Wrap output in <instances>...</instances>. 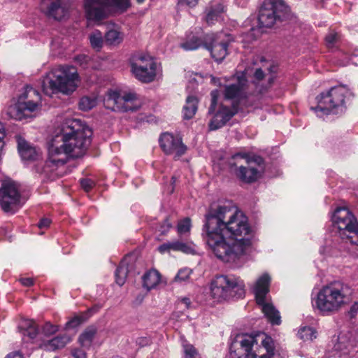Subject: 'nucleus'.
I'll return each mask as SVG.
<instances>
[{
  "label": "nucleus",
  "mask_w": 358,
  "mask_h": 358,
  "mask_svg": "<svg viewBox=\"0 0 358 358\" xmlns=\"http://www.w3.org/2000/svg\"><path fill=\"white\" fill-rule=\"evenodd\" d=\"M338 87H346L347 86L344 85H341L340 86L332 85V86L329 87L327 90H336Z\"/></svg>",
  "instance_id": "052dcab7"
},
{
  "label": "nucleus",
  "mask_w": 358,
  "mask_h": 358,
  "mask_svg": "<svg viewBox=\"0 0 358 358\" xmlns=\"http://www.w3.org/2000/svg\"><path fill=\"white\" fill-rule=\"evenodd\" d=\"M208 113H214L210 130L224 127L236 114L252 105L245 91H212Z\"/></svg>",
  "instance_id": "7ed1b4c3"
},
{
  "label": "nucleus",
  "mask_w": 358,
  "mask_h": 358,
  "mask_svg": "<svg viewBox=\"0 0 358 358\" xmlns=\"http://www.w3.org/2000/svg\"><path fill=\"white\" fill-rule=\"evenodd\" d=\"M316 99L317 105L311 108L320 117L330 113L338 114L344 110V95L342 91H323Z\"/></svg>",
  "instance_id": "9b49d317"
},
{
  "label": "nucleus",
  "mask_w": 358,
  "mask_h": 358,
  "mask_svg": "<svg viewBox=\"0 0 358 358\" xmlns=\"http://www.w3.org/2000/svg\"><path fill=\"white\" fill-rule=\"evenodd\" d=\"M50 223H51V220L49 218L44 217V218H42L38 223V227L40 229H47L48 227H50Z\"/></svg>",
  "instance_id": "3c124183"
},
{
  "label": "nucleus",
  "mask_w": 358,
  "mask_h": 358,
  "mask_svg": "<svg viewBox=\"0 0 358 358\" xmlns=\"http://www.w3.org/2000/svg\"><path fill=\"white\" fill-rule=\"evenodd\" d=\"M108 101L113 103V110L120 112L136 111L142 104L137 94L130 91H109Z\"/></svg>",
  "instance_id": "2eb2a0df"
},
{
  "label": "nucleus",
  "mask_w": 358,
  "mask_h": 358,
  "mask_svg": "<svg viewBox=\"0 0 358 358\" xmlns=\"http://www.w3.org/2000/svg\"><path fill=\"white\" fill-rule=\"evenodd\" d=\"M191 220L185 217L178 223L177 231L179 234H183L190 231Z\"/></svg>",
  "instance_id": "a19ab883"
},
{
  "label": "nucleus",
  "mask_w": 358,
  "mask_h": 358,
  "mask_svg": "<svg viewBox=\"0 0 358 358\" xmlns=\"http://www.w3.org/2000/svg\"><path fill=\"white\" fill-rule=\"evenodd\" d=\"M80 185L86 191H90L95 185V182L90 178H83L80 180Z\"/></svg>",
  "instance_id": "37998d69"
},
{
  "label": "nucleus",
  "mask_w": 358,
  "mask_h": 358,
  "mask_svg": "<svg viewBox=\"0 0 358 358\" xmlns=\"http://www.w3.org/2000/svg\"><path fill=\"white\" fill-rule=\"evenodd\" d=\"M101 308V306L99 305H95L94 306L92 307L91 308H89L87 312L84 313L83 315L85 316L90 317L92 314L98 312L99 309Z\"/></svg>",
  "instance_id": "603ef678"
},
{
  "label": "nucleus",
  "mask_w": 358,
  "mask_h": 358,
  "mask_svg": "<svg viewBox=\"0 0 358 358\" xmlns=\"http://www.w3.org/2000/svg\"><path fill=\"white\" fill-rule=\"evenodd\" d=\"M199 0H180V3H185L189 6L193 7L198 3Z\"/></svg>",
  "instance_id": "864d4df0"
},
{
  "label": "nucleus",
  "mask_w": 358,
  "mask_h": 358,
  "mask_svg": "<svg viewBox=\"0 0 358 358\" xmlns=\"http://www.w3.org/2000/svg\"><path fill=\"white\" fill-rule=\"evenodd\" d=\"M338 38V35L336 32L333 31H330L325 38V41L328 47H333Z\"/></svg>",
  "instance_id": "a18cd8bd"
},
{
  "label": "nucleus",
  "mask_w": 358,
  "mask_h": 358,
  "mask_svg": "<svg viewBox=\"0 0 358 358\" xmlns=\"http://www.w3.org/2000/svg\"><path fill=\"white\" fill-rule=\"evenodd\" d=\"M236 80V83L227 85V80L226 78H219L213 76L212 75H206L205 79L209 80L210 84L215 87H224V90H242L246 87L248 80L246 78V73L245 71L238 72L234 77Z\"/></svg>",
  "instance_id": "aec40b11"
},
{
  "label": "nucleus",
  "mask_w": 358,
  "mask_h": 358,
  "mask_svg": "<svg viewBox=\"0 0 358 358\" xmlns=\"http://www.w3.org/2000/svg\"><path fill=\"white\" fill-rule=\"evenodd\" d=\"M158 250L161 253L169 252L172 250L180 251L186 254H192L194 251L190 244L180 241L164 243L159 246Z\"/></svg>",
  "instance_id": "5701e85b"
},
{
  "label": "nucleus",
  "mask_w": 358,
  "mask_h": 358,
  "mask_svg": "<svg viewBox=\"0 0 358 358\" xmlns=\"http://www.w3.org/2000/svg\"><path fill=\"white\" fill-rule=\"evenodd\" d=\"M334 230L343 240L358 245V222L354 215L345 208H337L333 216Z\"/></svg>",
  "instance_id": "6e6552de"
},
{
  "label": "nucleus",
  "mask_w": 358,
  "mask_h": 358,
  "mask_svg": "<svg viewBox=\"0 0 358 358\" xmlns=\"http://www.w3.org/2000/svg\"><path fill=\"white\" fill-rule=\"evenodd\" d=\"M137 1H138V3H142V2H143V1H144V0H137Z\"/></svg>",
  "instance_id": "e2e57ef3"
},
{
  "label": "nucleus",
  "mask_w": 358,
  "mask_h": 358,
  "mask_svg": "<svg viewBox=\"0 0 358 358\" xmlns=\"http://www.w3.org/2000/svg\"><path fill=\"white\" fill-rule=\"evenodd\" d=\"M23 97H24V99H25V98H26V94H25V93H24Z\"/></svg>",
  "instance_id": "69168bd1"
},
{
  "label": "nucleus",
  "mask_w": 358,
  "mask_h": 358,
  "mask_svg": "<svg viewBox=\"0 0 358 358\" xmlns=\"http://www.w3.org/2000/svg\"><path fill=\"white\" fill-rule=\"evenodd\" d=\"M40 150L24 141V161H35L40 157Z\"/></svg>",
  "instance_id": "f704fd0d"
},
{
  "label": "nucleus",
  "mask_w": 358,
  "mask_h": 358,
  "mask_svg": "<svg viewBox=\"0 0 358 358\" xmlns=\"http://www.w3.org/2000/svg\"><path fill=\"white\" fill-rule=\"evenodd\" d=\"M17 150L20 156L22 158V141L20 137L17 138Z\"/></svg>",
  "instance_id": "6e6d98bb"
},
{
  "label": "nucleus",
  "mask_w": 358,
  "mask_h": 358,
  "mask_svg": "<svg viewBox=\"0 0 358 358\" xmlns=\"http://www.w3.org/2000/svg\"><path fill=\"white\" fill-rule=\"evenodd\" d=\"M80 83L76 69L64 66L46 74L42 81V90H75Z\"/></svg>",
  "instance_id": "0eeeda50"
},
{
  "label": "nucleus",
  "mask_w": 358,
  "mask_h": 358,
  "mask_svg": "<svg viewBox=\"0 0 358 358\" xmlns=\"http://www.w3.org/2000/svg\"><path fill=\"white\" fill-rule=\"evenodd\" d=\"M184 358H201L197 350L186 341L182 342Z\"/></svg>",
  "instance_id": "4c0bfd02"
},
{
  "label": "nucleus",
  "mask_w": 358,
  "mask_h": 358,
  "mask_svg": "<svg viewBox=\"0 0 358 358\" xmlns=\"http://www.w3.org/2000/svg\"><path fill=\"white\" fill-rule=\"evenodd\" d=\"M88 319V316H85L84 315H79V316H75L71 320H70L69 322H66L65 328L66 329H73L78 327L83 322H84L85 320Z\"/></svg>",
  "instance_id": "ea45409f"
},
{
  "label": "nucleus",
  "mask_w": 358,
  "mask_h": 358,
  "mask_svg": "<svg viewBox=\"0 0 358 358\" xmlns=\"http://www.w3.org/2000/svg\"><path fill=\"white\" fill-rule=\"evenodd\" d=\"M171 227L172 224L169 222V218H166L160 224L159 231L162 235H165Z\"/></svg>",
  "instance_id": "49530a36"
},
{
  "label": "nucleus",
  "mask_w": 358,
  "mask_h": 358,
  "mask_svg": "<svg viewBox=\"0 0 358 358\" xmlns=\"http://www.w3.org/2000/svg\"><path fill=\"white\" fill-rule=\"evenodd\" d=\"M51 2L44 10L45 14L55 20L64 19L69 13L70 0H50Z\"/></svg>",
  "instance_id": "412c9836"
},
{
  "label": "nucleus",
  "mask_w": 358,
  "mask_h": 358,
  "mask_svg": "<svg viewBox=\"0 0 358 358\" xmlns=\"http://www.w3.org/2000/svg\"><path fill=\"white\" fill-rule=\"evenodd\" d=\"M199 99L196 96L190 95L186 99L185 105L182 108L183 119L190 120L195 115L198 109Z\"/></svg>",
  "instance_id": "bb28decb"
},
{
  "label": "nucleus",
  "mask_w": 358,
  "mask_h": 358,
  "mask_svg": "<svg viewBox=\"0 0 358 358\" xmlns=\"http://www.w3.org/2000/svg\"><path fill=\"white\" fill-rule=\"evenodd\" d=\"M159 141L164 152L166 155H174L176 160L183 155L187 150V147L182 143L180 138L168 132L162 134Z\"/></svg>",
  "instance_id": "a211bd4d"
},
{
  "label": "nucleus",
  "mask_w": 358,
  "mask_h": 358,
  "mask_svg": "<svg viewBox=\"0 0 358 358\" xmlns=\"http://www.w3.org/2000/svg\"><path fill=\"white\" fill-rule=\"evenodd\" d=\"M38 334L39 329L36 323L34 320L24 319V343H36Z\"/></svg>",
  "instance_id": "b1692460"
},
{
  "label": "nucleus",
  "mask_w": 358,
  "mask_h": 358,
  "mask_svg": "<svg viewBox=\"0 0 358 358\" xmlns=\"http://www.w3.org/2000/svg\"><path fill=\"white\" fill-rule=\"evenodd\" d=\"M129 271V264L125 258L120 262L115 272V281L117 285L122 286L124 284Z\"/></svg>",
  "instance_id": "473e14b6"
},
{
  "label": "nucleus",
  "mask_w": 358,
  "mask_h": 358,
  "mask_svg": "<svg viewBox=\"0 0 358 358\" xmlns=\"http://www.w3.org/2000/svg\"><path fill=\"white\" fill-rule=\"evenodd\" d=\"M34 94H36L37 96H41V93H40V91H38V90H36V91H34Z\"/></svg>",
  "instance_id": "680f3d73"
},
{
  "label": "nucleus",
  "mask_w": 358,
  "mask_h": 358,
  "mask_svg": "<svg viewBox=\"0 0 358 358\" xmlns=\"http://www.w3.org/2000/svg\"><path fill=\"white\" fill-rule=\"evenodd\" d=\"M262 334L236 336L229 348L230 358H257L260 352L257 338H264Z\"/></svg>",
  "instance_id": "f8f14e48"
},
{
  "label": "nucleus",
  "mask_w": 358,
  "mask_h": 358,
  "mask_svg": "<svg viewBox=\"0 0 358 358\" xmlns=\"http://www.w3.org/2000/svg\"><path fill=\"white\" fill-rule=\"evenodd\" d=\"M171 179L175 182V177L174 176H173Z\"/></svg>",
  "instance_id": "0e129e2a"
},
{
  "label": "nucleus",
  "mask_w": 358,
  "mask_h": 358,
  "mask_svg": "<svg viewBox=\"0 0 358 358\" xmlns=\"http://www.w3.org/2000/svg\"><path fill=\"white\" fill-rule=\"evenodd\" d=\"M180 302L185 306L187 308L190 307L191 301L190 299L187 297L182 298Z\"/></svg>",
  "instance_id": "4d7b16f0"
},
{
  "label": "nucleus",
  "mask_w": 358,
  "mask_h": 358,
  "mask_svg": "<svg viewBox=\"0 0 358 358\" xmlns=\"http://www.w3.org/2000/svg\"><path fill=\"white\" fill-rule=\"evenodd\" d=\"M212 39L208 38L207 47L206 49L210 51L212 57L217 62H222L228 54V47L234 41L230 34H209Z\"/></svg>",
  "instance_id": "f3484780"
},
{
  "label": "nucleus",
  "mask_w": 358,
  "mask_h": 358,
  "mask_svg": "<svg viewBox=\"0 0 358 358\" xmlns=\"http://www.w3.org/2000/svg\"><path fill=\"white\" fill-rule=\"evenodd\" d=\"M97 333V329L95 326L87 327L83 332L79 336L78 342L80 345L85 348H89Z\"/></svg>",
  "instance_id": "cd10ccee"
},
{
  "label": "nucleus",
  "mask_w": 358,
  "mask_h": 358,
  "mask_svg": "<svg viewBox=\"0 0 358 358\" xmlns=\"http://www.w3.org/2000/svg\"><path fill=\"white\" fill-rule=\"evenodd\" d=\"M92 130L78 119H66L60 134L48 143V158L43 171L52 178L62 177L69 157H82L91 144Z\"/></svg>",
  "instance_id": "f03ea898"
},
{
  "label": "nucleus",
  "mask_w": 358,
  "mask_h": 358,
  "mask_svg": "<svg viewBox=\"0 0 358 358\" xmlns=\"http://www.w3.org/2000/svg\"><path fill=\"white\" fill-rule=\"evenodd\" d=\"M41 92H43L46 96H48L50 97H53L54 95H57L59 93H62L65 95H70L71 94V92L73 91H41Z\"/></svg>",
  "instance_id": "09e8293b"
},
{
  "label": "nucleus",
  "mask_w": 358,
  "mask_h": 358,
  "mask_svg": "<svg viewBox=\"0 0 358 358\" xmlns=\"http://www.w3.org/2000/svg\"><path fill=\"white\" fill-rule=\"evenodd\" d=\"M129 6V0H85L84 1L87 18L95 22L106 17L110 8L122 13Z\"/></svg>",
  "instance_id": "1a4fd4ad"
},
{
  "label": "nucleus",
  "mask_w": 358,
  "mask_h": 358,
  "mask_svg": "<svg viewBox=\"0 0 358 358\" xmlns=\"http://www.w3.org/2000/svg\"><path fill=\"white\" fill-rule=\"evenodd\" d=\"M7 115L13 120H21L22 119V96L13 99L7 109Z\"/></svg>",
  "instance_id": "a878e982"
},
{
  "label": "nucleus",
  "mask_w": 358,
  "mask_h": 358,
  "mask_svg": "<svg viewBox=\"0 0 358 358\" xmlns=\"http://www.w3.org/2000/svg\"><path fill=\"white\" fill-rule=\"evenodd\" d=\"M97 99L96 96H85L79 101V108L81 110L87 111L96 106Z\"/></svg>",
  "instance_id": "e433bc0d"
},
{
  "label": "nucleus",
  "mask_w": 358,
  "mask_h": 358,
  "mask_svg": "<svg viewBox=\"0 0 358 358\" xmlns=\"http://www.w3.org/2000/svg\"><path fill=\"white\" fill-rule=\"evenodd\" d=\"M192 271L187 268L179 270L176 275L174 280L176 282H184L189 279Z\"/></svg>",
  "instance_id": "79ce46f5"
},
{
  "label": "nucleus",
  "mask_w": 358,
  "mask_h": 358,
  "mask_svg": "<svg viewBox=\"0 0 358 358\" xmlns=\"http://www.w3.org/2000/svg\"><path fill=\"white\" fill-rule=\"evenodd\" d=\"M298 335L301 339L304 341H313L317 337L316 331L310 327H301L299 331Z\"/></svg>",
  "instance_id": "58836bf2"
},
{
  "label": "nucleus",
  "mask_w": 358,
  "mask_h": 358,
  "mask_svg": "<svg viewBox=\"0 0 358 358\" xmlns=\"http://www.w3.org/2000/svg\"><path fill=\"white\" fill-rule=\"evenodd\" d=\"M70 341L71 338L68 335H60L50 340L45 344V348L49 350H56L63 348Z\"/></svg>",
  "instance_id": "2f4dec72"
},
{
  "label": "nucleus",
  "mask_w": 358,
  "mask_h": 358,
  "mask_svg": "<svg viewBox=\"0 0 358 358\" xmlns=\"http://www.w3.org/2000/svg\"><path fill=\"white\" fill-rule=\"evenodd\" d=\"M57 331L58 327L52 324L50 322H46L43 327V331L46 336L54 334Z\"/></svg>",
  "instance_id": "c03bdc74"
},
{
  "label": "nucleus",
  "mask_w": 358,
  "mask_h": 358,
  "mask_svg": "<svg viewBox=\"0 0 358 358\" xmlns=\"http://www.w3.org/2000/svg\"><path fill=\"white\" fill-rule=\"evenodd\" d=\"M358 313V302H354L348 310V315L351 318L355 317Z\"/></svg>",
  "instance_id": "8fccbe9b"
},
{
  "label": "nucleus",
  "mask_w": 358,
  "mask_h": 358,
  "mask_svg": "<svg viewBox=\"0 0 358 358\" xmlns=\"http://www.w3.org/2000/svg\"><path fill=\"white\" fill-rule=\"evenodd\" d=\"M5 358H22V355L20 351L13 352L8 354Z\"/></svg>",
  "instance_id": "5fc2aeb1"
},
{
  "label": "nucleus",
  "mask_w": 358,
  "mask_h": 358,
  "mask_svg": "<svg viewBox=\"0 0 358 358\" xmlns=\"http://www.w3.org/2000/svg\"><path fill=\"white\" fill-rule=\"evenodd\" d=\"M232 158L236 159L238 158L245 159L248 166H241L236 173L238 178L243 182L251 183L257 180L260 176V172L255 167L252 166L251 164L255 163L258 166L264 164V159L259 156H253L248 157L245 153H236L233 155Z\"/></svg>",
  "instance_id": "dca6fc26"
},
{
  "label": "nucleus",
  "mask_w": 358,
  "mask_h": 358,
  "mask_svg": "<svg viewBox=\"0 0 358 358\" xmlns=\"http://www.w3.org/2000/svg\"><path fill=\"white\" fill-rule=\"evenodd\" d=\"M73 358H87V354L84 350L76 348L71 352Z\"/></svg>",
  "instance_id": "de8ad7c7"
},
{
  "label": "nucleus",
  "mask_w": 358,
  "mask_h": 358,
  "mask_svg": "<svg viewBox=\"0 0 358 358\" xmlns=\"http://www.w3.org/2000/svg\"><path fill=\"white\" fill-rule=\"evenodd\" d=\"M21 195L15 181L9 178L1 180L0 206L3 212L15 213L20 207Z\"/></svg>",
  "instance_id": "ddd939ff"
},
{
  "label": "nucleus",
  "mask_w": 358,
  "mask_h": 358,
  "mask_svg": "<svg viewBox=\"0 0 358 358\" xmlns=\"http://www.w3.org/2000/svg\"><path fill=\"white\" fill-rule=\"evenodd\" d=\"M202 236L215 255L235 262L250 249L255 231L241 211L225 206L210 208L205 215Z\"/></svg>",
  "instance_id": "f257e3e1"
},
{
  "label": "nucleus",
  "mask_w": 358,
  "mask_h": 358,
  "mask_svg": "<svg viewBox=\"0 0 358 358\" xmlns=\"http://www.w3.org/2000/svg\"><path fill=\"white\" fill-rule=\"evenodd\" d=\"M208 38L212 39L209 34H203L200 31L187 32L183 41L180 43V47L186 51H192L201 47H207Z\"/></svg>",
  "instance_id": "6ab92c4d"
},
{
  "label": "nucleus",
  "mask_w": 358,
  "mask_h": 358,
  "mask_svg": "<svg viewBox=\"0 0 358 358\" xmlns=\"http://www.w3.org/2000/svg\"><path fill=\"white\" fill-rule=\"evenodd\" d=\"M224 11V6L219 1H213L206 8V21L208 24H212L217 21L220 15Z\"/></svg>",
  "instance_id": "393cba45"
},
{
  "label": "nucleus",
  "mask_w": 358,
  "mask_h": 358,
  "mask_svg": "<svg viewBox=\"0 0 358 358\" xmlns=\"http://www.w3.org/2000/svg\"><path fill=\"white\" fill-rule=\"evenodd\" d=\"M202 78H203V77L201 76V74L196 73V74H194V77L192 78V80L198 82V80H201Z\"/></svg>",
  "instance_id": "bf43d9fd"
},
{
  "label": "nucleus",
  "mask_w": 358,
  "mask_h": 358,
  "mask_svg": "<svg viewBox=\"0 0 358 358\" xmlns=\"http://www.w3.org/2000/svg\"><path fill=\"white\" fill-rule=\"evenodd\" d=\"M34 285V280L30 278H24V286H31Z\"/></svg>",
  "instance_id": "13d9d810"
},
{
  "label": "nucleus",
  "mask_w": 358,
  "mask_h": 358,
  "mask_svg": "<svg viewBox=\"0 0 358 358\" xmlns=\"http://www.w3.org/2000/svg\"><path fill=\"white\" fill-rule=\"evenodd\" d=\"M123 39L124 34L119 28H113L105 34L106 42L110 45H117L122 42Z\"/></svg>",
  "instance_id": "7c9ffc66"
},
{
  "label": "nucleus",
  "mask_w": 358,
  "mask_h": 358,
  "mask_svg": "<svg viewBox=\"0 0 358 358\" xmlns=\"http://www.w3.org/2000/svg\"><path fill=\"white\" fill-rule=\"evenodd\" d=\"M262 345L266 350L265 354L258 355L257 358H275L274 354V342L271 337L262 334Z\"/></svg>",
  "instance_id": "72a5a7b5"
},
{
  "label": "nucleus",
  "mask_w": 358,
  "mask_h": 358,
  "mask_svg": "<svg viewBox=\"0 0 358 358\" xmlns=\"http://www.w3.org/2000/svg\"><path fill=\"white\" fill-rule=\"evenodd\" d=\"M91 47L96 51H99L103 44L102 33L99 30H94L89 36Z\"/></svg>",
  "instance_id": "c9c22d12"
},
{
  "label": "nucleus",
  "mask_w": 358,
  "mask_h": 358,
  "mask_svg": "<svg viewBox=\"0 0 358 358\" xmlns=\"http://www.w3.org/2000/svg\"><path fill=\"white\" fill-rule=\"evenodd\" d=\"M115 358H119V357H115Z\"/></svg>",
  "instance_id": "338daca9"
},
{
  "label": "nucleus",
  "mask_w": 358,
  "mask_h": 358,
  "mask_svg": "<svg viewBox=\"0 0 358 358\" xmlns=\"http://www.w3.org/2000/svg\"><path fill=\"white\" fill-rule=\"evenodd\" d=\"M160 281V274L157 270H150L143 276V285L147 290L155 288Z\"/></svg>",
  "instance_id": "c85d7f7f"
},
{
  "label": "nucleus",
  "mask_w": 358,
  "mask_h": 358,
  "mask_svg": "<svg viewBox=\"0 0 358 358\" xmlns=\"http://www.w3.org/2000/svg\"><path fill=\"white\" fill-rule=\"evenodd\" d=\"M287 11V6L281 1H264L259 11V26L266 28L273 27L276 22L280 21L285 16Z\"/></svg>",
  "instance_id": "4468645a"
},
{
  "label": "nucleus",
  "mask_w": 358,
  "mask_h": 358,
  "mask_svg": "<svg viewBox=\"0 0 358 358\" xmlns=\"http://www.w3.org/2000/svg\"><path fill=\"white\" fill-rule=\"evenodd\" d=\"M271 278L267 273L260 276L254 287V293L258 305L262 306V310L265 316L273 325H279L281 322L280 313L269 303L265 302L266 294L269 291Z\"/></svg>",
  "instance_id": "9d476101"
},
{
  "label": "nucleus",
  "mask_w": 358,
  "mask_h": 358,
  "mask_svg": "<svg viewBox=\"0 0 358 358\" xmlns=\"http://www.w3.org/2000/svg\"><path fill=\"white\" fill-rule=\"evenodd\" d=\"M41 106L38 102L32 101H24V120L29 122L35 118L40 112Z\"/></svg>",
  "instance_id": "c756f323"
},
{
  "label": "nucleus",
  "mask_w": 358,
  "mask_h": 358,
  "mask_svg": "<svg viewBox=\"0 0 358 358\" xmlns=\"http://www.w3.org/2000/svg\"><path fill=\"white\" fill-rule=\"evenodd\" d=\"M245 285L239 278L220 275L211 281L210 295L216 301L228 300L233 297H242L245 294Z\"/></svg>",
  "instance_id": "39448f33"
},
{
  "label": "nucleus",
  "mask_w": 358,
  "mask_h": 358,
  "mask_svg": "<svg viewBox=\"0 0 358 358\" xmlns=\"http://www.w3.org/2000/svg\"><path fill=\"white\" fill-rule=\"evenodd\" d=\"M348 292V286L343 282H331L319 291L314 306L322 315H329L345 304Z\"/></svg>",
  "instance_id": "20e7f679"
},
{
  "label": "nucleus",
  "mask_w": 358,
  "mask_h": 358,
  "mask_svg": "<svg viewBox=\"0 0 358 358\" xmlns=\"http://www.w3.org/2000/svg\"><path fill=\"white\" fill-rule=\"evenodd\" d=\"M259 61L262 64L260 67L256 69L254 73V81L259 83L267 78L268 85L266 87H270L275 78L277 66L267 62L263 57H260Z\"/></svg>",
  "instance_id": "4be33fe9"
},
{
  "label": "nucleus",
  "mask_w": 358,
  "mask_h": 358,
  "mask_svg": "<svg viewBox=\"0 0 358 358\" xmlns=\"http://www.w3.org/2000/svg\"><path fill=\"white\" fill-rule=\"evenodd\" d=\"M131 74L143 83H150L161 75V69L154 57L148 54L137 52L129 60Z\"/></svg>",
  "instance_id": "423d86ee"
}]
</instances>
